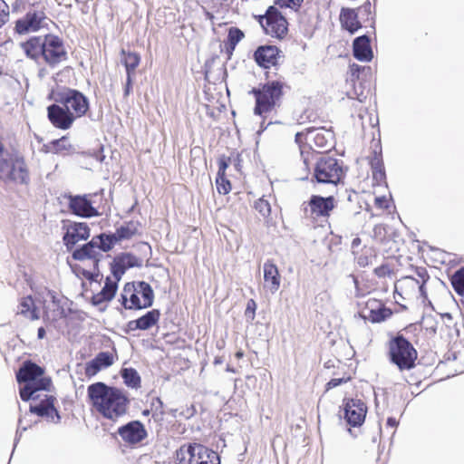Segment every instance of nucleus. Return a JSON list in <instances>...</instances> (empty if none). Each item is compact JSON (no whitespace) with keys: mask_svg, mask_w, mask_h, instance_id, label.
I'll use <instances>...</instances> for the list:
<instances>
[{"mask_svg":"<svg viewBox=\"0 0 464 464\" xmlns=\"http://www.w3.org/2000/svg\"><path fill=\"white\" fill-rule=\"evenodd\" d=\"M295 142L299 145L300 147V152L302 153V149L306 152V151H310L309 150H306V147L305 146H302V143L304 142V140L306 142V129H304L303 131H299L295 134Z\"/></svg>","mask_w":464,"mask_h":464,"instance_id":"5fc2aeb1","label":"nucleus"},{"mask_svg":"<svg viewBox=\"0 0 464 464\" xmlns=\"http://www.w3.org/2000/svg\"><path fill=\"white\" fill-rule=\"evenodd\" d=\"M417 357L416 349L404 335L398 334L389 341L388 358L401 372L413 369Z\"/></svg>","mask_w":464,"mask_h":464,"instance_id":"423d86ee","label":"nucleus"},{"mask_svg":"<svg viewBox=\"0 0 464 464\" xmlns=\"http://www.w3.org/2000/svg\"><path fill=\"white\" fill-rule=\"evenodd\" d=\"M44 374V369L31 360L24 361L15 373L16 382L21 386L30 383Z\"/></svg>","mask_w":464,"mask_h":464,"instance_id":"412c9836","label":"nucleus"},{"mask_svg":"<svg viewBox=\"0 0 464 464\" xmlns=\"http://www.w3.org/2000/svg\"><path fill=\"white\" fill-rule=\"evenodd\" d=\"M357 264L361 267H365L370 265V257L365 255H361L357 258Z\"/></svg>","mask_w":464,"mask_h":464,"instance_id":"0e129e2a","label":"nucleus"},{"mask_svg":"<svg viewBox=\"0 0 464 464\" xmlns=\"http://www.w3.org/2000/svg\"><path fill=\"white\" fill-rule=\"evenodd\" d=\"M113 363V356L109 352H100L92 360L86 362L85 374L88 377L94 376L102 369L108 368Z\"/></svg>","mask_w":464,"mask_h":464,"instance_id":"393cba45","label":"nucleus"},{"mask_svg":"<svg viewBox=\"0 0 464 464\" xmlns=\"http://www.w3.org/2000/svg\"><path fill=\"white\" fill-rule=\"evenodd\" d=\"M258 22L272 37L283 39L288 32V22L276 6H269L265 14L258 16Z\"/></svg>","mask_w":464,"mask_h":464,"instance_id":"6e6552de","label":"nucleus"},{"mask_svg":"<svg viewBox=\"0 0 464 464\" xmlns=\"http://www.w3.org/2000/svg\"><path fill=\"white\" fill-rule=\"evenodd\" d=\"M382 163H383L382 151L373 150L370 159V165L374 166Z\"/></svg>","mask_w":464,"mask_h":464,"instance_id":"13d9d810","label":"nucleus"},{"mask_svg":"<svg viewBox=\"0 0 464 464\" xmlns=\"http://www.w3.org/2000/svg\"><path fill=\"white\" fill-rule=\"evenodd\" d=\"M55 398L53 395H45L44 399L41 400L36 404H30L29 411L39 417L45 418L47 421L53 423H59L61 416L59 411L54 406Z\"/></svg>","mask_w":464,"mask_h":464,"instance_id":"dca6fc26","label":"nucleus"},{"mask_svg":"<svg viewBox=\"0 0 464 464\" xmlns=\"http://www.w3.org/2000/svg\"><path fill=\"white\" fill-rule=\"evenodd\" d=\"M160 318V311L152 309L136 320H131L127 324L126 333L134 332L136 330H149L156 325Z\"/></svg>","mask_w":464,"mask_h":464,"instance_id":"4be33fe9","label":"nucleus"},{"mask_svg":"<svg viewBox=\"0 0 464 464\" xmlns=\"http://www.w3.org/2000/svg\"><path fill=\"white\" fill-rule=\"evenodd\" d=\"M392 312L390 308L385 307L383 304H378L376 308L370 309L368 319L373 323H381L391 317Z\"/></svg>","mask_w":464,"mask_h":464,"instance_id":"c9c22d12","label":"nucleus"},{"mask_svg":"<svg viewBox=\"0 0 464 464\" xmlns=\"http://www.w3.org/2000/svg\"><path fill=\"white\" fill-rule=\"evenodd\" d=\"M63 229L66 230L63 237V242L67 251H72L79 241L86 240L90 237V227L85 222L63 224Z\"/></svg>","mask_w":464,"mask_h":464,"instance_id":"9d476101","label":"nucleus"},{"mask_svg":"<svg viewBox=\"0 0 464 464\" xmlns=\"http://www.w3.org/2000/svg\"><path fill=\"white\" fill-rule=\"evenodd\" d=\"M304 215H308V211H310L311 216L315 217H329L330 212L334 208V198L333 196L329 197H322L319 195H313L307 205L305 203L303 204Z\"/></svg>","mask_w":464,"mask_h":464,"instance_id":"4468645a","label":"nucleus"},{"mask_svg":"<svg viewBox=\"0 0 464 464\" xmlns=\"http://www.w3.org/2000/svg\"><path fill=\"white\" fill-rule=\"evenodd\" d=\"M109 301H111V299H107L106 295H103L102 293L99 292L98 294L92 295L91 303L92 304V305L98 306L102 303Z\"/></svg>","mask_w":464,"mask_h":464,"instance_id":"4d7b16f0","label":"nucleus"},{"mask_svg":"<svg viewBox=\"0 0 464 464\" xmlns=\"http://www.w3.org/2000/svg\"><path fill=\"white\" fill-rule=\"evenodd\" d=\"M123 292L129 294V302L131 310L146 309V307H143V302L140 299L139 294L136 293L134 282L127 283L123 287Z\"/></svg>","mask_w":464,"mask_h":464,"instance_id":"72a5a7b5","label":"nucleus"},{"mask_svg":"<svg viewBox=\"0 0 464 464\" xmlns=\"http://www.w3.org/2000/svg\"><path fill=\"white\" fill-rule=\"evenodd\" d=\"M263 269L266 287L274 294L279 289L281 283L278 268L271 260H267L265 262Z\"/></svg>","mask_w":464,"mask_h":464,"instance_id":"a878e982","label":"nucleus"},{"mask_svg":"<svg viewBox=\"0 0 464 464\" xmlns=\"http://www.w3.org/2000/svg\"><path fill=\"white\" fill-rule=\"evenodd\" d=\"M22 423H23V420L20 418L19 420H18V429L16 430V435H15V439H14V447L16 446L20 437H21V434L22 432L20 431V430L22 431H24L27 430L28 426H22Z\"/></svg>","mask_w":464,"mask_h":464,"instance_id":"e2e57ef3","label":"nucleus"},{"mask_svg":"<svg viewBox=\"0 0 464 464\" xmlns=\"http://www.w3.org/2000/svg\"><path fill=\"white\" fill-rule=\"evenodd\" d=\"M375 205L378 208H383V209H387L389 208L388 200H387L386 197H384V196L377 197L375 198Z\"/></svg>","mask_w":464,"mask_h":464,"instance_id":"680f3d73","label":"nucleus"},{"mask_svg":"<svg viewBox=\"0 0 464 464\" xmlns=\"http://www.w3.org/2000/svg\"><path fill=\"white\" fill-rule=\"evenodd\" d=\"M0 179L5 183L29 184V169L20 152L12 150L0 159Z\"/></svg>","mask_w":464,"mask_h":464,"instance_id":"39448f33","label":"nucleus"},{"mask_svg":"<svg viewBox=\"0 0 464 464\" xmlns=\"http://www.w3.org/2000/svg\"><path fill=\"white\" fill-rule=\"evenodd\" d=\"M122 63L125 66L126 74L130 73V75H134L135 70L140 64V56L136 53H125L124 51H122Z\"/></svg>","mask_w":464,"mask_h":464,"instance_id":"f704fd0d","label":"nucleus"},{"mask_svg":"<svg viewBox=\"0 0 464 464\" xmlns=\"http://www.w3.org/2000/svg\"><path fill=\"white\" fill-rule=\"evenodd\" d=\"M343 418L353 427L361 426L366 417L367 406L361 399H348L343 405Z\"/></svg>","mask_w":464,"mask_h":464,"instance_id":"f8f14e48","label":"nucleus"},{"mask_svg":"<svg viewBox=\"0 0 464 464\" xmlns=\"http://www.w3.org/2000/svg\"><path fill=\"white\" fill-rule=\"evenodd\" d=\"M64 198L68 200L69 211L79 218H90L100 216L96 208L92 206L90 195L66 194Z\"/></svg>","mask_w":464,"mask_h":464,"instance_id":"1a4fd4ad","label":"nucleus"},{"mask_svg":"<svg viewBox=\"0 0 464 464\" xmlns=\"http://www.w3.org/2000/svg\"><path fill=\"white\" fill-rule=\"evenodd\" d=\"M187 453L189 455V464H194L198 463V460L209 459L211 453L217 452L199 443H188Z\"/></svg>","mask_w":464,"mask_h":464,"instance_id":"cd10ccee","label":"nucleus"},{"mask_svg":"<svg viewBox=\"0 0 464 464\" xmlns=\"http://www.w3.org/2000/svg\"><path fill=\"white\" fill-rule=\"evenodd\" d=\"M142 259L130 252H122L117 255L110 265L111 273L114 279L120 281L127 269L141 267Z\"/></svg>","mask_w":464,"mask_h":464,"instance_id":"9b49d317","label":"nucleus"},{"mask_svg":"<svg viewBox=\"0 0 464 464\" xmlns=\"http://www.w3.org/2000/svg\"><path fill=\"white\" fill-rule=\"evenodd\" d=\"M136 293L141 296L143 307L150 308L154 302V292L151 285L145 281L134 282Z\"/></svg>","mask_w":464,"mask_h":464,"instance_id":"c756f323","label":"nucleus"},{"mask_svg":"<svg viewBox=\"0 0 464 464\" xmlns=\"http://www.w3.org/2000/svg\"><path fill=\"white\" fill-rule=\"evenodd\" d=\"M20 46L28 58L38 63L42 59L53 69L68 60L63 40L55 34L31 36L25 42H22Z\"/></svg>","mask_w":464,"mask_h":464,"instance_id":"f03ea898","label":"nucleus"},{"mask_svg":"<svg viewBox=\"0 0 464 464\" xmlns=\"http://www.w3.org/2000/svg\"><path fill=\"white\" fill-rule=\"evenodd\" d=\"M51 144H52L53 150L55 153H59L63 150H67L71 147L70 143L68 142V140L65 137H63L58 140H53L51 142Z\"/></svg>","mask_w":464,"mask_h":464,"instance_id":"37998d69","label":"nucleus"},{"mask_svg":"<svg viewBox=\"0 0 464 464\" xmlns=\"http://www.w3.org/2000/svg\"><path fill=\"white\" fill-rule=\"evenodd\" d=\"M118 282L116 279L112 280L110 276H107L100 292L106 295L107 299L112 300L118 289Z\"/></svg>","mask_w":464,"mask_h":464,"instance_id":"ea45409f","label":"nucleus"},{"mask_svg":"<svg viewBox=\"0 0 464 464\" xmlns=\"http://www.w3.org/2000/svg\"><path fill=\"white\" fill-rule=\"evenodd\" d=\"M47 118L57 129L68 130L75 121L73 113L61 103L54 102L47 107Z\"/></svg>","mask_w":464,"mask_h":464,"instance_id":"ddd939ff","label":"nucleus"},{"mask_svg":"<svg viewBox=\"0 0 464 464\" xmlns=\"http://www.w3.org/2000/svg\"><path fill=\"white\" fill-rule=\"evenodd\" d=\"M194 464H220V457L218 453H211V457L208 459L198 460Z\"/></svg>","mask_w":464,"mask_h":464,"instance_id":"bf43d9fd","label":"nucleus"},{"mask_svg":"<svg viewBox=\"0 0 464 464\" xmlns=\"http://www.w3.org/2000/svg\"><path fill=\"white\" fill-rule=\"evenodd\" d=\"M353 54L355 59L361 62H370L373 57L371 46V39L363 34L356 37L353 43Z\"/></svg>","mask_w":464,"mask_h":464,"instance_id":"b1692460","label":"nucleus"},{"mask_svg":"<svg viewBox=\"0 0 464 464\" xmlns=\"http://www.w3.org/2000/svg\"><path fill=\"white\" fill-rule=\"evenodd\" d=\"M49 295L52 299V302L53 304L57 306V315L59 317L65 316V311L64 308L60 304V299L57 297L55 292H49Z\"/></svg>","mask_w":464,"mask_h":464,"instance_id":"603ef678","label":"nucleus"},{"mask_svg":"<svg viewBox=\"0 0 464 464\" xmlns=\"http://www.w3.org/2000/svg\"><path fill=\"white\" fill-rule=\"evenodd\" d=\"M51 385L52 380L50 377L44 375L37 377L34 381L19 388L20 398L24 401L37 400L39 398L37 392L41 391H50Z\"/></svg>","mask_w":464,"mask_h":464,"instance_id":"a211bd4d","label":"nucleus"},{"mask_svg":"<svg viewBox=\"0 0 464 464\" xmlns=\"http://www.w3.org/2000/svg\"><path fill=\"white\" fill-rule=\"evenodd\" d=\"M281 51L275 45H260L254 52V60L262 68L267 69L278 64Z\"/></svg>","mask_w":464,"mask_h":464,"instance_id":"aec40b11","label":"nucleus"},{"mask_svg":"<svg viewBox=\"0 0 464 464\" xmlns=\"http://www.w3.org/2000/svg\"><path fill=\"white\" fill-rule=\"evenodd\" d=\"M216 187L218 192L223 195L228 194L231 190V183L226 176H217Z\"/></svg>","mask_w":464,"mask_h":464,"instance_id":"79ce46f5","label":"nucleus"},{"mask_svg":"<svg viewBox=\"0 0 464 464\" xmlns=\"http://www.w3.org/2000/svg\"><path fill=\"white\" fill-rule=\"evenodd\" d=\"M334 134L331 130L322 128L310 127L306 128V143L309 149L314 144L318 149L329 150L334 146Z\"/></svg>","mask_w":464,"mask_h":464,"instance_id":"2eb2a0df","label":"nucleus"},{"mask_svg":"<svg viewBox=\"0 0 464 464\" xmlns=\"http://www.w3.org/2000/svg\"><path fill=\"white\" fill-rule=\"evenodd\" d=\"M118 434L129 445L141 442L148 435L143 423L140 420H131L118 428Z\"/></svg>","mask_w":464,"mask_h":464,"instance_id":"f3484780","label":"nucleus"},{"mask_svg":"<svg viewBox=\"0 0 464 464\" xmlns=\"http://www.w3.org/2000/svg\"><path fill=\"white\" fill-rule=\"evenodd\" d=\"M87 392L93 407L104 418L115 421L126 413L129 399L121 389L98 382L89 385Z\"/></svg>","mask_w":464,"mask_h":464,"instance_id":"7ed1b4c3","label":"nucleus"},{"mask_svg":"<svg viewBox=\"0 0 464 464\" xmlns=\"http://www.w3.org/2000/svg\"><path fill=\"white\" fill-rule=\"evenodd\" d=\"M47 99L68 108L75 119L84 116L90 108L89 99L82 92L65 86L52 89Z\"/></svg>","mask_w":464,"mask_h":464,"instance_id":"0eeeda50","label":"nucleus"},{"mask_svg":"<svg viewBox=\"0 0 464 464\" xmlns=\"http://www.w3.org/2000/svg\"><path fill=\"white\" fill-rule=\"evenodd\" d=\"M132 76L133 75H130V73L127 74L126 84H125V88H124V96H129V94L130 92L131 86H132Z\"/></svg>","mask_w":464,"mask_h":464,"instance_id":"338daca9","label":"nucleus"},{"mask_svg":"<svg viewBox=\"0 0 464 464\" xmlns=\"http://www.w3.org/2000/svg\"><path fill=\"white\" fill-rule=\"evenodd\" d=\"M72 257L77 261L92 259L93 261V269L98 270V264L100 263L102 255L95 248V242L92 241V238L86 244L74 248L72 252Z\"/></svg>","mask_w":464,"mask_h":464,"instance_id":"5701e85b","label":"nucleus"},{"mask_svg":"<svg viewBox=\"0 0 464 464\" xmlns=\"http://www.w3.org/2000/svg\"><path fill=\"white\" fill-rule=\"evenodd\" d=\"M150 408L153 411V415L163 416L165 414L164 403L160 397L152 398Z\"/></svg>","mask_w":464,"mask_h":464,"instance_id":"c03bdc74","label":"nucleus"},{"mask_svg":"<svg viewBox=\"0 0 464 464\" xmlns=\"http://www.w3.org/2000/svg\"><path fill=\"white\" fill-rule=\"evenodd\" d=\"M340 22L342 26L350 34H354L362 27L359 14H357L356 10L353 8L343 7L341 9Z\"/></svg>","mask_w":464,"mask_h":464,"instance_id":"bb28decb","label":"nucleus"},{"mask_svg":"<svg viewBox=\"0 0 464 464\" xmlns=\"http://www.w3.org/2000/svg\"><path fill=\"white\" fill-rule=\"evenodd\" d=\"M244 32L237 27H230L227 33V43L232 50H235L237 44L244 38Z\"/></svg>","mask_w":464,"mask_h":464,"instance_id":"58836bf2","label":"nucleus"},{"mask_svg":"<svg viewBox=\"0 0 464 464\" xmlns=\"http://www.w3.org/2000/svg\"><path fill=\"white\" fill-rule=\"evenodd\" d=\"M218 170L217 176H226V170L231 163V158L226 155H221L218 160Z\"/></svg>","mask_w":464,"mask_h":464,"instance_id":"a18cd8bd","label":"nucleus"},{"mask_svg":"<svg viewBox=\"0 0 464 464\" xmlns=\"http://www.w3.org/2000/svg\"><path fill=\"white\" fill-rule=\"evenodd\" d=\"M256 303L254 299H249L246 304L245 310V316L246 321L252 322L256 316Z\"/></svg>","mask_w":464,"mask_h":464,"instance_id":"49530a36","label":"nucleus"},{"mask_svg":"<svg viewBox=\"0 0 464 464\" xmlns=\"http://www.w3.org/2000/svg\"><path fill=\"white\" fill-rule=\"evenodd\" d=\"M356 13L359 14V19L361 18L363 22L370 21V26L374 28V18L372 14V5L369 0L358 7Z\"/></svg>","mask_w":464,"mask_h":464,"instance_id":"4c0bfd02","label":"nucleus"},{"mask_svg":"<svg viewBox=\"0 0 464 464\" xmlns=\"http://www.w3.org/2000/svg\"><path fill=\"white\" fill-rule=\"evenodd\" d=\"M302 160L306 171L305 176L301 177V180L308 179V176L313 169L311 181L320 184H331L337 186L343 182L346 176L347 169L343 162L332 156L322 155L315 150L304 151L302 149Z\"/></svg>","mask_w":464,"mask_h":464,"instance_id":"f257e3e1","label":"nucleus"},{"mask_svg":"<svg viewBox=\"0 0 464 464\" xmlns=\"http://www.w3.org/2000/svg\"><path fill=\"white\" fill-rule=\"evenodd\" d=\"M415 273H416V276H418V279H415L413 276H406V279H411L415 282H416V280H419L420 283V282L427 283L428 280L430 279V276L425 267H416Z\"/></svg>","mask_w":464,"mask_h":464,"instance_id":"09e8293b","label":"nucleus"},{"mask_svg":"<svg viewBox=\"0 0 464 464\" xmlns=\"http://www.w3.org/2000/svg\"><path fill=\"white\" fill-rule=\"evenodd\" d=\"M92 241L95 242V248L99 251L108 252L113 248L117 244V239L114 237L112 233H101L92 237Z\"/></svg>","mask_w":464,"mask_h":464,"instance_id":"2f4dec72","label":"nucleus"},{"mask_svg":"<svg viewBox=\"0 0 464 464\" xmlns=\"http://www.w3.org/2000/svg\"><path fill=\"white\" fill-rule=\"evenodd\" d=\"M373 273L379 278H383L387 276H390L392 273V270L390 269V267L387 264H382L380 266L376 267L373 270Z\"/></svg>","mask_w":464,"mask_h":464,"instance_id":"3c124183","label":"nucleus"},{"mask_svg":"<svg viewBox=\"0 0 464 464\" xmlns=\"http://www.w3.org/2000/svg\"><path fill=\"white\" fill-rule=\"evenodd\" d=\"M451 285L454 291L459 295L464 292V267L454 272L450 278Z\"/></svg>","mask_w":464,"mask_h":464,"instance_id":"e433bc0d","label":"nucleus"},{"mask_svg":"<svg viewBox=\"0 0 464 464\" xmlns=\"http://www.w3.org/2000/svg\"><path fill=\"white\" fill-rule=\"evenodd\" d=\"M255 209L264 218H268L271 213L270 203L264 198H258L254 204Z\"/></svg>","mask_w":464,"mask_h":464,"instance_id":"a19ab883","label":"nucleus"},{"mask_svg":"<svg viewBox=\"0 0 464 464\" xmlns=\"http://www.w3.org/2000/svg\"><path fill=\"white\" fill-rule=\"evenodd\" d=\"M121 376L126 386L138 389L140 387V376L133 368H123L121 371Z\"/></svg>","mask_w":464,"mask_h":464,"instance_id":"473e14b6","label":"nucleus"},{"mask_svg":"<svg viewBox=\"0 0 464 464\" xmlns=\"http://www.w3.org/2000/svg\"><path fill=\"white\" fill-rule=\"evenodd\" d=\"M283 87L284 83L280 81H268L257 88H253L249 93L256 99L254 114L265 120L267 113L280 107Z\"/></svg>","mask_w":464,"mask_h":464,"instance_id":"20e7f679","label":"nucleus"},{"mask_svg":"<svg viewBox=\"0 0 464 464\" xmlns=\"http://www.w3.org/2000/svg\"><path fill=\"white\" fill-rule=\"evenodd\" d=\"M139 227L140 223L138 221L130 220L117 227L115 233H112V235L117 239V243L127 240L138 234Z\"/></svg>","mask_w":464,"mask_h":464,"instance_id":"c85d7f7f","label":"nucleus"},{"mask_svg":"<svg viewBox=\"0 0 464 464\" xmlns=\"http://www.w3.org/2000/svg\"><path fill=\"white\" fill-rule=\"evenodd\" d=\"M303 0H276V4L280 7L291 8L296 10L301 6Z\"/></svg>","mask_w":464,"mask_h":464,"instance_id":"8fccbe9b","label":"nucleus"},{"mask_svg":"<svg viewBox=\"0 0 464 464\" xmlns=\"http://www.w3.org/2000/svg\"><path fill=\"white\" fill-rule=\"evenodd\" d=\"M120 301L121 303V305L127 309V310H131L130 307V302H129V294H126L122 291V293L121 294V298H120Z\"/></svg>","mask_w":464,"mask_h":464,"instance_id":"69168bd1","label":"nucleus"},{"mask_svg":"<svg viewBox=\"0 0 464 464\" xmlns=\"http://www.w3.org/2000/svg\"><path fill=\"white\" fill-rule=\"evenodd\" d=\"M17 314H22L31 320L39 319V314L31 295L23 297L19 304Z\"/></svg>","mask_w":464,"mask_h":464,"instance_id":"7c9ffc66","label":"nucleus"},{"mask_svg":"<svg viewBox=\"0 0 464 464\" xmlns=\"http://www.w3.org/2000/svg\"><path fill=\"white\" fill-rule=\"evenodd\" d=\"M9 19V6L5 0H0V28H2Z\"/></svg>","mask_w":464,"mask_h":464,"instance_id":"de8ad7c7","label":"nucleus"},{"mask_svg":"<svg viewBox=\"0 0 464 464\" xmlns=\"http://www.w3.org/2000/svg\"><path fill=\"white\" fill-rule=\"evenodd\" d=\"M83 276L89 281H96V278L99 276V269L98 270L94 269L93 272L84 271Z\"/></svg>","mask_w":464,"mask_h":464,"instance_id":"774afa93","label":"nucleus"},{"mask_svg":"<svg viewBox=\"0 0 464 464\" xmlns=\"http://www.w3.org/2000/svg\"><path fill=\"white\" fill-rule=\"evenodd\" d=\"M45 16L43 12L33 11L15 22L14 30L19 34H26L36 32L42 27Z\"/></svg>","mask_w":464,"mask_h":464,"instance_id":"6ab92c4d","label":"nucleus"},{"mask_svg":"<svg viewBox=\"0 0 464 464\" xmlns=\"http://www.w3.org/2000/svg\"><path fill=\"white\" fill-rule=\"evenodd\" d=\"M350 377L333 378L326 383V390L335 388L350 381Z\"/></svg>","mask_w":464,"mask_h":464,"instance_id":"864d4df0","label":"nucleus"},{"mask_svg":"<svg viewBox=\"0 0 464 464\" xmlns=\"http://www.w3.org/2000/svg\"><path fill=\"white\" fill-rule=\"evenodd\" d=\"M362 67L361 65H358L356 63L350 64V72L352 76V81H354L355 78H359V72Z\"/></svg>","mask_w":464,"mask_h":464,"instance_id":"052dcab7","label":"nucleus"},{"mask_svg":"<svg viewBox=\"0 0 464 464\" xmlns=\"http://www.w3.org/2000/svg\"><path fill=\"white\" fill-rule=\"evenodd\" d=\"M372 179L377 185H387L385 171H372Z\"/></svg>","mask_w":464,"mask_h":464,"instance_id":"6e6d98bb","label":"nucleus"}]
</instances>
